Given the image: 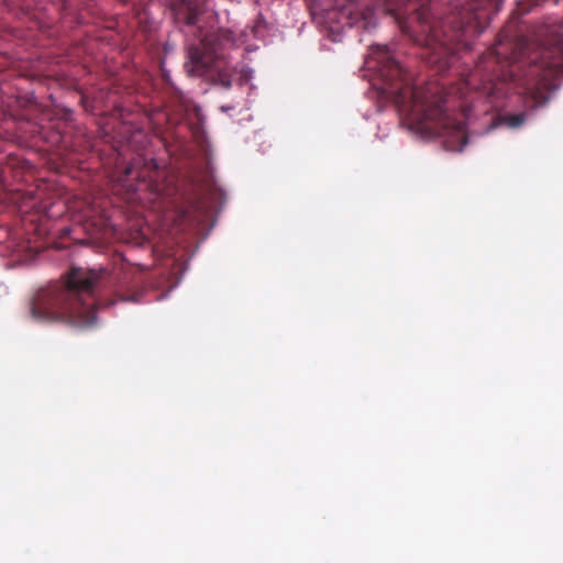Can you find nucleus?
Wrapping results in <instances>:
<instances>
[{
    "mask_svg": "<svg viewBox=\"0 0 563 563\" xmlns=\"http://www.w3.org/2000/svg\"><path fill=\"white\" fill-rule=\"evenodd\" d=\"M533 68L539 71L544 86H549L553 79L563 77V38L545 48Z\"/></svg>",
    "mask_w": 563,
    "mask_h": 563,
    "instance_id": "6",
    "label": "nucleus"
},
{
    "mask_svg": "<svg viewBox=\"0 0 563 563\" xmlns=\"http://www.w3.org/2000/svg\"><path fill=\"white\" fill-rule=\"evenodd\" d=\"M157 199L165 200L166 198H169L172 196L170 190L164 191L161 190L158 187L155 188Z\"/></svg>",
    "mask_w": 563,
    "mask_h": 563,
    "instance_id": "9",
    "label": "nucleus"
},
{
    "mask_svg": "<svg viewBox=\"0 0 563 563\" xmlns=\"http://www.w3.org/2000/svg\"><path fill=\"white\" fill-rule=\"evenodd\" d=\"M367 65L376 70L384 91L415 124L427 133L443 137L446 151L463 150L467 143L465 124L448 113L445 97L437 85L415 86L386 45L372 46Z\"/></svg>",
    "mask_w": 563,
    "mask_h": 563,
    "instance_id": "3",
    "label": "nucleus"
},
{
    "mask_svg": "<svg viewBox=\"0 0 563 563\" xmlns=\"http://www.w3.org/2000/svg\"><path fill=\"white\" fill-rule=\"evenodd\" d=\"M349 24L361 29L369 30L375 26L374 12L372 9H365L362 12H351L349 15Z\"/></svg>",
    "mask_w": 563,
    "mask_h": 563,
    "instance_id": "7",
    "label": "nucleus"
},
{
    "mask_svg": "<svg viewBox=\"0 0 563 563\" xmlns=\"http://www.w3.org/2000/svg\"><path fill=\"white\" fill-rule=\"evenodd\" d=\"M142 267L121 257L114 271L73 267L65 280L40 289L34 296L31 317L38 322H60L76 328H89L97 320V303L106 294L113 296L104 302L137 301L141 291Z\"/></svg>",
    "mask_w": 563,
    "mask_h": 563,
    "instance_id": "1",
    "label": "nucleus"
},
{
    "mask_svg": "<svg viewBox=\"0 0 563 563\" xmlns=\"http://www.w3.org/2000/svg\"><path fill=\"white\" fill-rule=\"evenodd\" d=\"M533 98L536 102L539 104H544L548 100V98L542 92L539 91L537 93H533Z\"/></svg>",
    "mask_w": 563,
    "mask_h": 563,
    "instance_id": "10",
    "label": "nucleus"
},
{
    "mask_svg": "<svg viewBox=\"0 0 563 563\" xmlns=\"http://www.w3.org/2000/svg\"><path fill=\"white\" fill-rule=\"evenodd\" d=\"M503 46L501 38L483 54L470 77V85L482 90L488 96L495 93L497 80L505 77L504 68L515 60V56H507L499 51Z\"/></svg>",
    "mask_w": 563,
    "mask_h": 563,
    "instance_id": "5",
    "label": "nucleus"
},
{
    "mask_svg": "<svg viewBox=\"0 0 563 563\" xmlns=\"http://www.w3.org/2000/svg\"><path fill=\"white\" fill-rule=\"evenodd\" d=\"M200 10L196 4L188 3L176 12L178 22L187 26L198 27L199 44H192L188 48V71L196 76H203L211 69L217 70V80L225 89H230L235 80L240 85L250 78L249 71L245 69L238 70L236 67L224 68L218 65L219 52L223 47L224 40H229L228 32H206L203 33L200 25Z\"/></svg>",
    "mask_w": 563,
    "mask_h": 563,
    "instance_id": "4",
    "label": "nucleus"
},
{
    "mask_svg": "<svg viewBox=\"0 0 563 563\" xmlns=\"http://www.w3.org/2000/svg\"><path fill=\"white\" fill-rule=\"evenodd\" d=\"M526 118H527V114L521 112V113H510V114H506L504 118H503V122L511 128V129H516V128H519L521 126L525 121H526Z\"/></svg>",
    "mask_w": 563,
    "mask_h": 563,
    "instance_id": "8",
    "label": "nucleus"
},
{
    "mask_svg": "<svg viewBox=\"0 0 563 563\" xmlns=\"http://www.w3.org/2000/svg\"><path fill=\"white\" fill-rule=\"evenodd\" d=\"M406 5L399 26L434 63L449 65L459 46L479 35L500 9L501 0H399Z\"/></svg>",
    "mask_w": 563,
    "mask_h": 563,
    "instance_id": "2",
    "label": "nucleus"
},
{
    "mask_svg": "<svg viewBox=\"0 0 563 563\" xmlns=\"http://www.w3.org/2000/svg\"><path fill=\"white\" fill-rule=\"evenodd\" d=\"M179 101H180L181 103H185V97H184L181 93L179 95Z\"/></svg>",
    "mask_w": 563,
    "mask_h": 563,
    "instance_id": "11",
    "label": "nucleus"
}]
</instances>
